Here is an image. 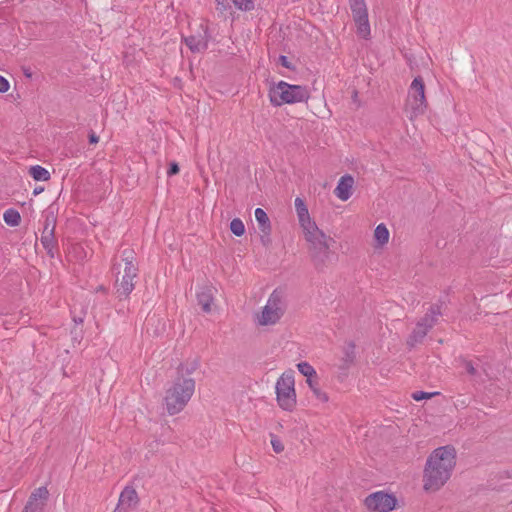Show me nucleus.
<instances>
[{
    "label": "nucleus",
    "instance_id": "9",
    "mask_svg": "<svg viewBox=\"0 0 512 512\" xmlns=\"http://www.w3.org/2000/svg\"><path fill=\"white\" fill-rule=\"evenodd\" d=\"M441 315L440 307L433 305L423 318L416 324L415 329L409 336L407 344L411 347L421 343L430 329L437 323L438 317Z\"/></svg>",
    "mask_w": 512,
    "mask_h": 512
},
{
    "label": "nucleus",
    "instance_id": "27",
    "mask_svg": "<svg viewBox=\"0 0 512 512\" xmlns=\"http://www.w3.org/2000/svg\"><path fill=\"white\" fill-rule=\"evenodd\" d=\"M215 3H216V10L221 15H224L228 10L231 9V6H230L228 0H215Z\"/></svg>",
    "mask_w": 512,
    "mask_h": 512
},
{
    "label": "nucleus",
    "instance_id": "20",
    "mask_svg": "<svg viewBox=\"0 0 512 512\" xmlns=\"http://www.w3.org/2000/svg\"><path fill=\"white\" fill-rule=\"evenodd\" d=\"M389 230L386 225L381 223L374 230V239L378 246H383L389 241Z\"/></svg>",
    "mask_w": 512,
    "mask_h": 512
},
{
    "label": "nucleus",
    "instance_id": "16",
    "mask_svg": "<svg viewBox=\"0 0 512 512\" xmlns=\"http://www.w3.org/2000/svg\"><path fill=\"white\" fill-rule=\"evenodd\" d=\"M354 178L351 175L342 176L334 190V194L342 201H347L352 195Z\"/></svg>",
    "mask_w": 512,
    "mask_h": 512
},
{
    "label": "nucleus",
    "instance_id": "29",
    "mask_svg": "<svg viewBox=\"0 0 512 512\" xmlns=\"http://www.w3.org/2000/svg\"><path fill=\"white\" fill-rule=\"evenodd\" d=\"M271 445L275 453H281L284 450V445L281 440L273 435L271 437Z\"/></svg>",
    "mask_w": 512,
    "mask_h": 512
},
{
    "label": "nucleus",
    "instance_id": "8",
    "mask_svg": "<svg viewBox=\"0 0 512 512\" xmlns=\"http://www.w3.org/2000/svg\"><path fill=\"white\" fill-rule=\"evenodd\" d=\"M295 380L292 371L284 372L276 382V395L279 406L291 411L296 405Z\"/></svg>",
    "mask_w": 512,
    "mask_h": 512
},
{
    "label": "nucleus",
    "instance_id": "31",
    "mask_svg": "<svg viewBox=\"0 0 512 512\" xmlns=\"http://www.w3.org/2000/svg\"><path fill=\"white\" fill-rule=\"evenodd\" d=\"M10 84L6 78L0 75V93H5L9 90Z\"/></svg>",
    "mask_w": 512,
    "mask_h": 512
},
{
    "label": "nucleus",
    "instance_id": "35",
    "mask_svg": "<svg viewBox=\"0 0 512 512\" xmlns=\"http://www.w3.org/2000/svg\"><path fill=\"white\" fill-rule=\"evenodd\" d=\"M306 382L311 390H314V388L318 387L317 382L313 380V377H309L306 379Z\"/></svg>",
    "mask_w": 512,
    "mask_h": 512
},
{
    "label": "nucleus",
    "instance_id": "1",
    "mask_svg": "<svg viewBox=\"0 0 512 512\" xmlns=\"http://www.w3.org/2000/svg\"><path fill=\"white\" fill-rule=\"evenodd\" d=\"M456 464L455 449L451 446L436 448L427 458L423 472V488L438 491L450 479Z\"/></svg>",
    "mask_w": 512,
    "mask_h": 512
},
{
    "label": "nucleus",
    "instance_id": "36",
    "mask_svg": "<svg viewBox=\"0 0 512 512\" xmlns=\"http://www.w3.org/2000/svg\"><path fill=\"white\" fill-rule=\"evenodd\" d=\"M98 141H99V137L94 132L89 134V142L91 144H97Z\"/></svg>",
    "mask_w": 512,
    "mask_h": 512
},
{
    "label": "nucleus",
    "instance_id": "37",
    "mask_svg": "<svg viewBox=\"0 0 512 512\" xmlns=\"http://www.w3.org/2000/svg\"><path fill=\"white\" fill-rule=\"evenodd\" d=\"M44 188L43 187H36L33 191V194L34 195H38L40 194L41 192H43Z\"/></svg>",
    "mask_w": 512,
    "mask_h": 512
},
{
    "label": "nucleus",
    "instance_id": "15",
    "mask_svg": "<svg viewBox=\"0 0 512 512\" xmlns=\"http://www.w3.org/2000/svg\"><path fill=\"white\" fill-rule=\"evenodd\" d=\"M138 504V495L135 489L126 487L120 494L116 511L128 510L136 507Z\"/></svg>",
    "mask_w": 512,
    "mask_h": 512
},
{
    "label": "nucleus",
    "instance_id": "26",
    "mask_svg": "<svg viewBox=\"0 0 512 512\" xmlns=\"http://www.w3.org/2000/svg\"><path fill=\"white\" fill-rule=\"evenodd\" d=\"M230 230L236 236H242L245 233V226L241 219L235 218L230 223Z\"/></svg>",
    "mask_w": 512,
    "mask_h": 512
},
{
    "label": "nucleus",
    "instance_id": "28",
    "mask_svg": "<svg viewBox=\"0 0 512 512\" xmlns=\"http://www.w3.org/2000/svg\"><path fill=\"white\" fill-rule=\"evenodd\" d=\"M438 393L437 392H433V393H428V392H424V391H415L412 393L411 397L415 400V401H421V400H424V399H429L431 397H433L434 395H437Z\"/></svg>",
    "mask_w": 512,
    "mask_h": 512
},
{
    "label": "nucleus",
    "instance_id": "32",
    "mask_svg": "<svg viewBox=\"0 0 512 512\" xmlns=\"http://www.w3.org/2000/svg\"><path fill=\"white\" fill-rule=\"evenodd\" d=\"M179 172V166L176 162H171L167 171L168 176L176 175Z\"/></svg>",
    "mask_w": 512,
    "mask_h": 512
},
{
    "label": "nucleus",
    "instance_id": "5",
    "mask_svg": "<svg viewBox=\"0 0 512 512\" xmlns=\"http://www.w3.org/2000/svg\"><path fill=\"white\" fill-rule=\"evenodd\" d=\"M135 252L132 249H124L121 255V262L114 264V270L121 273L122 263L124 264L121 279L116 280V291L118 295L127 297L134 289L133 280L137 277L138 268L135 264Z\"/></svg>",
    "mask_w": 512,
    "mask_h": 512
},
{
    "label": "nucleus",
    "instance_id": "38",
    "mask_svg": "<svg viewBox=\"0 0 512 512\" xmlns=\"http://www.w3.org/2000/svg\"><path fill=\"white\" fill-rule=\"evenodd\" d=\"M24 74H25V76H27V77H31V76H32L31 72H29L28 70H25V71H24Z\"/></svg>",
    "mask_w": 512,
    "mask_h": 512
},
{
    "label": "nucleus",
    "instance_id": "14",
    "mask_svg": "<svg viewBox=\"0 0 512 512\" xmlns=\"http://www.w3.org/2000/svg\"><path fill=\"white\" fill-rule=\"evenodd\" d=\"M54 230L55 226L49 222V220H46L40 241L44 249L46 250L47 254L50 257H54L55 250L57 248V240L54 236Z\"/></svg>",
    "mask_w": 512,
    "mask_h": 512
},
{
    "label": "nucleus",
    "instance_id": "19",
    "mask_svg": "<svg viewBox=\"0 0 512 512\" xmlns=\"http://www.w3.org/2000/svg\"><path fill=\"white\" fill-rule=\"evenodd\" d=\"M254 214L261 232L265 235H269L271 232V223L267 213L262 208H256Z\"/></svg>",
    "mask_w": 512,
    "mask_h": 512
},
{
    "label": "nucleus",
    "instance_id": "7",
    "mask_svg": "<svg viewBox=\"0 0 512 512\" xmlns=\"http://www.w3.org/2000/svg\"><path fill=\"white\" fill-rule=\"evenodd\" d=\"M427 109L425 97V85L422 77H415L408 89V95L405 104V111L412 120L423 115Z\"/></svg>",
    "mask_w": 512,
    "mask_h": 512
},
{
    "label": "nucleus",
    "instance_id": "11",
    "mask_svg": "<svg viewBox=\"0 0 512 512\" xmlns=\"http://www.w3.org/2000/svg\"><path fill=\"white\" fill-rule=\"evenodd\" d=\"M366 507L373 512H390L397 504V499L394 495L377 491L365 498Z\"/></svg>",
    "mask_w": 512,
    "mask_h": 512
},
{
    "label": "nucleus",
    "instance_id": "21",
    "mask_svg": "<svg viewBox=\"0 0 512 512\" xmlns=\"http://www.w3.org/2000/svg\"><path fill=\"white\" fill-rule=\"evenodd\" d=\"M29 174L36 181H48L50 179L49 171L40 165L30 167Z\"/></svg>",
    "mask_w": 512,
    "mask_h": 512
},
{
    "label": "nucleus",
    "instance_id": "6",
    "mask_svg": "<svg viewBox=\"0 0 512 512\" xmlns=\"http://www.w3.org/2000/svg\"><path fill=\"white\" fill-rule=\"evenodd\" d=\"M286 301L281 291L274 290L265 306L254 316V322L258 326H272L277 324L286 311Z\"/></svg>",
    "mask_w": 512,
    "mask_h": 512
},
{
    "label": "nucleus",
    "instance_id": "23",
    "mask_svg": "<svg viewBox=\"0 0 512 512\" xmlns=\"http://www.w3.org/2000/svg\"><path fill=\"white\" fill-rule=\"evenodd\" d=\"M234 6L241 11H252L256 6V0H232Z\"/></svg>",
    "mask_w": 512,
    "mask_h": 512
},
{
    "label": "nucleus",
    "instance_id": "30",
    "mask_svg": "<svg viewBox=\"0 0 512 512\" xmlns=\"http://www.w3.org/2000/svg\"><path fill=\"white\" fill-rule=\"evenodd\" d=\"M312 392L315 395V397L323 403L327 402L329 399L328 395L325 392H323L319 387L314 388Z\"/></svg>",
    "mask_w": 512,
    "mask_h": 512
},
{
    "label": "nucleus",
    "instance_id": "12",
    "mask_svg": "<svg viewBox=\"0 0 512 512\" xmlns=\"http://www.w3.org/2000/svg\"><path fill=\"white\" fill-rule=\"evenodd\" d=\"M200 31L184 38L185 44L193 53L204 52L208 48L209 33L207 27L201 25Z\"/></svg>",
    "mask_w": 512,
    "mask_h": 512
},
{
    "label": "nucleus",
    "instance_id": "3",
    "mask_svg": "<svg viewBox=\"0 0 512 512\" xmlns=\"http://www.w3.org/2000/svg\"><path fill=\"white\" fill-rule=\"evenodd\" d=\"M195 391V381L192 378H177L165 393V407L169 415L181 412Z\"/></svg>",
    "mask_w": 512,
    "mask_h": 512
},
{
    "label": "nucleus",
    "instance_id": "18",
    "mask_svg": "<svg viewBox=\"0 0 512 512\" xmlns=\"http://www.w3.org/2000/svg\"><path fill=\"white\" fill-rule=\"evenodd\" d=\"M295 210L297 213L299 224L302 227L305 225L311 224L314 221L311 219L308 208L304 202V200L300 197L295 199Z\"/></svg>",
    "mask_w": 512,
    "mask_h": 512
},
{
    "label": "nucleus",
    "instance_id": "24",
    "mask_svg": "<svg viewBox=\"0 0 512 512\" xmlns=\"http://www.w3.org/2000/svg\"><path fill=\"white\" fill-rule=\"evenodd\" d=\"M355 358V346L352 343L347 344L344 348L343 362L345 366L352 364Z\"/></svg>",
    "mask_w": 512,
    "mask_h": 512
},
{
    "label": "nucleus",
    "instance_id": "10",
    "mask_svg": "<svg viewBox=\"0 0 512 512\" xmlns=\"http://www.w3.org/2000/svg\"><path fill=\"white\" fill-rule=\"evenodd\" d=\"M349 5L357 26V34L366 39L370 35V24L365 0H349Z\"/></svg>",
    "mask_w": 512,
    "mask_h": 512
},
{
    "label": "nucleus",
    "instance_id": "25",
    "mask_svg": "<svg viewBox=\"0 0 512 512\" xmlns=\"http://www.w3.org/2000/svg\"><path fill=\"white\" fill-rule=\"evenodd\" d=\"M299 372L306 378L316 377L315 369L308 362H300L297 364Z\"/></svg>",
    "mask_w": 512,
    "mask_h": 512
},
{
    "label": "nucleus",
    "instance_id": "4",
    "mask_svg": "<svg viewBox=\"0 0 512 512\" xmlns=\"http://www.w3.org/2000/svg\"><path fill=\"white\" fill-rule=\"evenodd\" d=\"M309 98L310 92L306 86L292 85L285 81H279L269 89V99L274 106L306 102Z\"/></svg>",
    "mask_w": 512,
    "mask_h": 512
},
{
    "label": "nucleus",
    "instance_id": "17",
    "mask_svg": "<svg viewBox=\"0 0 512 512\" xmlns=\"http://www.w3.org/2000/svg\"><path fill=\"white\" fill-rule=\"evenodd\" d=\"M215 289L211 286L203 287L197 292V301L203 312L210 313L214 302Z\"/></svg>",
    "mask_w": 512,
    "mask_h": 512
},
{
    "label": "nucleus",
    "instance_id": "22",
    "mask_svg": "<svg viewBox=\"0 0 512 512\" xmlns=\"http://www.w3.org/2000/svg\"><path fill=\"white\" fill-rule=\"evenodd\" d=\"M5 223L11 227H16L21 222L20 213L15 209H7L3 214Z\"/></svg>",
    "mask_w": 512,
    "mask_h": 512
},
{
    "label": "nucleus",
    "instance_id": "13",
    "mask_svg": "<svg viewBox=\"0 0 512 512\" xmlns=\"http://www.w3.org/2000/svg\"><path fill=\"white\" fill-rule=\"evenodd\" d=\"M48 495L46 487L37 488L29 497L23 512H43Z\"/></svg>",
    "mask_w": 512,
    "mask_h": 512
},
{
    "label": "nucleus",
    "instance_id": "33",
    "mask_svg": "<svg viewBox=\"0 0 512 512\" xmlns=\"http://www.w3.org/2000/svg\"><path fill=\"white\" fill-rule=\"evenodd\" d=\"M464 367L467 373H469L470 375H475L477 372L476 368L473 366V363L471 361H465Z\"/></svg>",
    "mask_w": 512,
    "mask_h": 512
},
{
    "label": "nucleus",
    "instance_id": "2",
    "mask_svg": "<svg viewBox=\"0 0 512 512\" xmlns=\"http://www.w3.org/2000/svg\"><path fill=\"white\" fill-rule=\"evenodd\" d=\"M302 230L304 238L309 244L315 266L317 268L325 267L332 255L330 247L335 242L334 239L320 230L315 222L305 225Z\"/></svg>",
    "mask_w": 512,
    "mask_h": 512
},
{
    "label": "nucleus",
    "instance_id": "34",
    "mask_svg": "<svg viewBox=\"0 0 512 512\" xmlns=\"http://www.w3.org/2000/svg\"><path fill=\"white\" fill-rule=\"evenodd\" d=\"M278 61H279V63H280L283 67L288 68V69H291V68H292V67H291V63H290V61L288 60V58H287L286 56L281 55V56L279 57V60H278Z\"/></svg>",
    "mask_w": 512,
    "mask_h": 512
}]
</instances>
